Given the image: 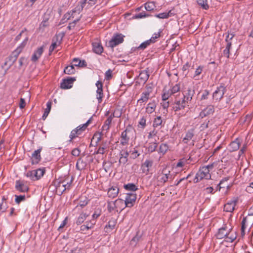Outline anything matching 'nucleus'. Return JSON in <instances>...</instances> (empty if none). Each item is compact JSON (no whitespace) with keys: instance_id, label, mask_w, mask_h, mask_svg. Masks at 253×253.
<instances>
[{"instance_id":"f257e3e1","label":"nucleus","mask_w":253,"mask_h":253,"mask_svg":"<svg viewBox=\"0 0 253 253\" xmlns=\"http://www.w3.org/2000/svg\"><path fill=\"white\" fill-rule=\"evenodd\" d=\"M86 0H84L83 1L80 2V4L77 5L72 10L65 13L62 19V21H63L65 20V21H67L71 18H74L75 17L76 18L79 16L80 13L83 10L86 3Z\"/></svg>"},{"instance_id":"f03ea898","label":"nucleus","mask_w":253,"mask_h":253,"mask_svg":"<svg viewBox=\"0 0 253 253\" xmlns=\"http://www.w3.org/2000/svg\"><path fill=\"white\" fill-rule=\"evenodd\" d=\"M90 120L91 118H90L85 124L79 126L71 131L69 136L70 142H72L74 139L79 137L80 135L83 134V132L86 129L90 123Z\"/></svg>"},{"instance_id":"7ed1b4c3","label":"nucleus","mask_w":253,"mask_h":253,"mask_svg":"<svg viewBox=\"0 0 253 253\" xmlns=\"http://www.w3.org/2000/svg\"><path fill=\"white\" fill-rule=\"evenodd\" d=\"M210 179L211 178V174L209 170L203 167L200 168L196 174L194 179V183H197L203 179Z\"/></svg>"},{"instance_id":"20e7f679","label":"nucleus","mask_w":253,"mask_h":253,"mask_svg":"<svg viewBox=\"0 0 253 253\" xmlns=\"http://www.w3.org/2000/svg\"><path fill=\"white\" fill-rule=\"evenodd\" d=\"M44 172V169H39L27 171L25 175L30 179L35 181L40 179L43 175Z\"/></svg>"},{"instance_id":"39448f33","label":"nucleus","mask_w":253,"mask_h":253,"mask_svg":"<svg viewBox=\"0 0 253 253\" xmlns=\"http://www.w3.org/2000/svg\"><path fill=\"white\" fill-rule=\"evenodd\" d=\"M172 105L173 110L176 112L184 109L186 106H189V104L182 98H175Z\"/></svg>"},{"instance_id":"423d86ee","label":"nucleus","mask_w":253,"mask_h":253,"mask_svg":"<svg viewBox=\"0 0 253 253\" xmlns=\"http://www.w3.org/2000/svg\"><path fill=\"white\" fill-rule=\"evenodd\" d=\"M226 91V87L223 85H220L216 88V89L212 94L213 99L215 101H219L223 98V95Z\"/></svg>"},{"instance_id":"0eeeda50","label":"nucleus","mask_w":253,"mask_h":253,"mask_svg":"<svg viewBox=\"0 0 253 253\" xmlns=\"http://www.w3.org/2000/svg\"><path fill=\"white\" fill-rule=\"evenodd\" d=\"M124 36L122 34L114 35L108 42V46L114 48L116 45L122 43L124 42Z\"/></svg>"},{"instance_id":"6e6552de","label":"nucleus","mask_w":253,"mask_h":253,"mask_svg":"<svg viewBox=\"0 0 253 253\" xmlns=\"http://www.w3.org/2000/svg\"><path fill=\"white\" fill-rule=\"evenodd\" d=\"M136 197V194L133 192L126 194L125 200H124L126 204L125 207L128 208L133 207L135 203Z\"/></svg>"},{"instance_id":"1a4fd4ad","label":"nucleus","mask_w":253,"mask_h":253,"mask_svg":"<svg viewBox=\"0 0 253 253\" xmlns=\"http://www.w3.org/2000/svg\"><path fill=\"white\" fill-rule=\"evenodd\" d=\"M15 189L21 193L27 192L29 187L24 180H17L15 181Z\"/></svg>"},{"instance_id":"9d476101","label":"nucleus","mask_w":253,"mask_h":253,"mask_svg":"<svg viewBox=\"0 0 253 253\" xmlns=\"http://www.w3.org/2000/svg\"><path fill=\"white\" fill-rule=\"evenodd\" d=\"M182 94L183 97L182 98L185 100L186 102L189 104L195 94V90L191 87H188L183 92Z\"/></svg>"},{"instance_id":"9b49d317","label":"nucleus","mask_w":253,"mask_h":253,"mask_svg":"<svg viewBox=\"0 0 253 253\" xmlns=\"http://www.w3.org/2000/svg\"><path fill=\"white\" fill-rule=\"evenodd\" d=\"M129 156V152L125 148L120 151L119 153V163L120 165H125L128 161V157Z\"/></svg>"},{"instance_id":"f8f14e48","label":"nucleus","mask_w":253,"mask_h":253,"mask_svg":"<svg viewBox=\"0 0 253 253\" xmlns=\"http://www.w3.org/2000/svg\"><path fill=\"white\" fill-rule=\"evenodd\" d=\"M75 80V78L73 77L64 79L60 83V87L64 89L70 88L72 87L73 83Z\"/></svg>"},{"instance_id":"ddd939ff","label":"nucleus","mask_w":253,"mask_h":253,"mask_svg":"<svg viewBox=\"0 0 253 253\" xmlns=\"http://www.w3.org/2000/svg\"><path fill=\"white\" fill-rule=\"evenodd\" d=\"M215 111L214 107L212 105H208L205 108L203 109L199 114V117L204 118L207 116L212 115Z\"/></svg>"},{"instance_id":"4468645a","label":"nucleus","mask_w":253,"mask_h":253,"mask_svg":"<svg viewBox=\"0 0 253 253\" xmlns=\"http://www.w3.org/2000/svg\"><path fill=\"white\" fill-rule=\"evenodd\" d=\"M95 84L97 87V89L96 90V98L98 103H100L102 101V98L103 96L102 89L103 84L101 81H98Z\"/></svg>"},{"instance_id":"2eb2a0df","label":"nucleus","mask_w":253,"mask_h":253,"mask_svg":"<svg viewBox=\"0 0 253 253\" xmlns=\"http://www.w3.org/2000/svg\"><path fill=\"white\" fill-rule=\"evenodd\" d=\"M238 202L237 199H234L228 201L224 207V211L226 212H231L235 209V207Z\"/></svg>"},{"instance_id":"dca6fc26","label":"nucleus","mask_w":253,"mask_h":253,"mask_svg":"<svg viewBox=\"0 0 253 253\" xmlns=\"http://www.w3.org/2000/svg\"><path fill=\"white\" fill-rule=\"evenodd\" d=\"M42 148H40L37 150H35L32 155L31 160L32 164H37L41 160V156L40 155Z\"/></svg>"},{"instance_id":"f3484780","label":"nucleus","mask_w":253,"mask_h":253,"mask_svg":"<svg viewBox=\"0 0 253 253\" xmlns=\"http://www.w3.org/2000/svg\"><path fill=\"white\" fill-rule=\"evenodd\" d=\"M117 221L114 218H111L106 225L104 231L106 233H109L115 229Z\"/></svg>"},{"instance_id":"a211bd4d","label":"nucleus","mask_w":253,"mask_h":253,"mask_svg":"<svg viewBox=\"0 0 253 253\" xmlns=\"http://www.w3.org/2000/svg\"><path fill=\"white\" fill-rule=\"evenodd\" d=\"M129 141V137L127 135V129H126L121 133L120 144L123 146H126L128 144Z\"/></svg>"},{"instance_id":"6ab92c4d","label":"nucleus","mask_w":253,"mask_h":253,"mask_svg":"<svg viewBox=\"0 0 253 253\" xmlns=\"http://www.w3.org/2000/svg\"><path fill=\"white\" fill-rule=\"evenodd\" d=\"M166 169H163L161 174L159 176L158 181L161 183H165L166 182L170 176V171L168 172H165Z\"/></svg>"},{"instance_id":"aec40b11","label":"nucleus","mask_w":253,"mask_h":253,"mask_svg":"<svg viewBox=\"0 0 253 253\" xmlns=\"http://www.w3.org/2000/svg\"><path fill=\"white\" fill-rule=\"evenodd\" d=\"M43 52V48L42 46L38 48V49L34 51L31 57V60L33 62H36L38 61V59L41 57Z\"/></svg>"},{"instance_id":"412c9836","label":"nucleus","mask_w":253,"mask_h":253,"mask_svg":"<svg viewBox=\"0 0 253 253\" xmlns=\"http://www.w3.org/2000/svg\"><path fill=\"white\" fill-rule=\"evenodd\" d=\"M194 128H191L188 130L186 132L185 137L183 139V142L185 144H187L188 142L193 137L194 135Z\"/></svg>"},{"instance_id":"4be33fe9","label":"nucleus","mask_w":253,"mask_h":253,"mask_svg":"<svg viewBox=\"0 0 253 253\" xmlns=\"http://www.w3.org/2000/svg\"><path fill=\"white\" fill-rule=\"evenodd\" d=\"M150 95V91L149 90L143 92L141 93L140 98L137 101V103L140 104L141 105L142 103L146 102L149 99Z\"/></svg>"},{"instance_id":"5701e85b","label":"nucleus","mask_w":253,"mask_h":253,"mask_svg":"<svg viewBox=\"0 0 253 253\" xmlns=\"http://www.w3.org/2000/svg\"><path fill=\"white\" fill-rule=\"evenodd\" d=\"M89 200L86 197H84L83 199H81L79 204L76 206L74 210L78 211H81L84 207H85L88 203Z\"/></svg>"},{"instance_id":"b1692460","label":"nucleus","mask_w":253,"mask_h":253,"mask_svg":"<svg viewBox=\"0 0 253 253\" xmlns=\"http://www.w3.org/2000/svg\"><path fill=\"white\" fill-rule=\"evenodd\" d=\"M119 189L117 186H112L109 188L107 194L109 197L114 198L117 196L119 193Z\"/></svg>"},{"instance_id":"393cba45","label":"nucleus","mask_w":253,"mask_h":253,"mask_svg":"<svg viewBox=\"0 0 253 253\" xmlns=\"http://www.w3.org/2000/svg\"><path fill=\"white\" fill-rule=\"evenodd\" d=\"M241 142L239 138H236L232 141L229 145V149L231 151H235L238 150L240 146Z\"/></svg>"},{"instance_id":"a878e982","label":"nucleus","mask_w":253,"mask_h":253,"mask_svg":"<svg viewBox=\"0 0 253 253\" xmlns=\"http://www.w3.org/2000/svg\"><path fill=\"white\" fill-rule=\"evenodd\" d=\"M92 49L93 51L98 54H100L103 51V47L101 44L99 42H93L92 43Z\"/></svg>"},{"instance_id":"bb28decb","label":"nucleus","mask_w":253,"mask_h":253,"mask_svg":"<svg viewBox=\"0 0 253 253\" xmlns=\"http://www.w3.org/2000/svg\"><path fill=\"white\" fill-rule=\"evenodd\" d=\"M228 235H229V233L226 231V228L223 227L218 230L216 236L217 239H222L225 237L226 238Z\"/></svg>"},{"instance_id":"cd10ccee","label":"nucleus","mask_w":253,"mask_h":253,"mask_svg":"<svg viewBox=\"0 0 253 253\" xmlns=\"http://www.w3.org/2000/svg\"><path fill=\"white\" fill-rule=\"evenodd\" d=\"M115 203L116 206L117 211H121L123 210H124L126 207V204L124 201L122 199H118L115 201Z\"/></svg>"},{"instance_id":"c85d7f7f","label":"nucleus","mask_w":253,"mask_h":253,"mask_svg":"<svg viewBox=\"0 0 253 253\" xmlns=\"http://www.w3.org/2000/svg\"><path fill=\"white\" fill-rule=\"evenodd\" d=\"M175 13L172 11V10H170L168 12H165L160 13L155 15V17L160 19H167L169 17L173 16Z\"/></svg>"},{"instance_id":"c756f323","label":"nucleus","mask_w":253,"mask_h":253,"mask_svg":"<svg viewBox=\"0 0 253 253\" xmlns=\"http://www.w3.org/2000/svg\"><path fill=\"white\" fill-rule=\"evenodd\" d=\"M156 108V102L155 100L149 102L146 107V112L148 114L154 112Z\"/></svg>"},{"instance_id":"7c9ffc66","label":"nucleus","mask_w":253,"mask_h":253,"mask_svg":"<svg viewBox=\"0 0 253 253\" xmlns=\"http://www.w3.org/2000/svg\"><path fill=\"white\" fill-rule=\"evenodd\" d=\"M20 48H17L12 53L11 55L9 57V60L11 61L12 63L15 62L19 54L21 52Z\"/></svg>"},{"instance_id":"2f4dec72","label":"nucleus","mask_w":253,"mask_h":253,"mask_svg":"<svg viewBox=\"0 0 253 253\" xmlns=\"http://www.w3.org/2000/svg\"><path fill=\"white\" fill-rule=\"evenodd\" d=\"M149 77L148 72L145 70L142 71L139 75L138 78L141 82L146 83Z\"/></svg>"},{"instance_id":"473e14b6","label":"nucleus","mask_w":253,"mask_h":253,"mask_svg":"<svg viewBox=\"0 0 253 253\" xmlns=\"http://www.w3.org/2000/svg\"><path fill=\"white\" fill-rule=\"evenodd\" d=\"M59 182L62 183V186L66 187L67 189H69L72 183L73 179H69V177L68 176L64 179L62 180V179H58Z\"/></svg>"},{"instance_id":"72a5a7b5","label":"nucleus","mask_w":253,"mask_h":253,"mask_svg":"<svg viewBox=\"0 0 253 253\" xmlns=\"http://www.w3.org/2000/svg\"><path fill=\"white\" fill-rule=\"evenodd\" d=\"M54 185L56 187V191L59 193V195L62 194V193L67 189L66 187L62 186V183L59 182V179L54 182Z\"/></svg>"},{"instance_id":"f704fd0d","label":"nucleus","mask_w":253,"mask_h":253,"mask_svg":"<svg viewBox=\"0 0 253 253\" xmlns=\"http://www.w3.org/2000/svg\"><path fill=\"white\" fill-rule=\"evenodd\" d=\"M88 216V214L86 213L82 212L80 213V215L77 217L76 223L77 225H81L84 221L86 219L87 217Z\"/></svg>"},{"instance_id":"c9c22d12","label":"nucleus","mask_w":253,"mask_h":253,"mask_svg":"<svg viewBox=\"0 0 253 253\" xmlns=\"http://www.w3.org/2000/svg\"><path fill=\"white\" fill-rule=\"evenodd\" d=\"M124 188L127 191L135 192L138 190V187L132 183H127L124 185Z\"/></svg>"},{"instance_id":"e433bc0d","label":"nucleus","mask_w":253,"mask_h":253,"mask_svg":"<svg viewBox=\"0 0 253 253\" xmlns=\"http://www.w3.org/2000/svg\"><path fill=\"white\" fill-rule=\"evenodd\" d=\"M76 166L77 169L79 170H82L85 169L86 167V163L83 159L80 158L78 160Z\"/></svg>"},{"instance_id":"4c0bfd02","label":"nucleus","mask_w":253,"mask_h":253,"mask_svg":"<svg viewBox=\"0 0 253 253\" xmlns=\"http://www.w3.org/2000/svg\"><path fill=\"white\" fill-rule=\"evenodd\" d=\"M52 103L50 101H48L46 103V108L44 110V113L42 116V118L43 120H45L47 116L48 115L51 108Z\"/></svg>"},{"instance_id":"58836bf2","label":"nucleus","mask_w":253,"mask_h":253,"mask_svg":"<svg viewBox=\"0 0 253 253\" xmlns=\"http://www.w3.org/2000/svg\"><path fill=\"white\" fill-rule=\"evenodd\" d=\"M169 147L166 143H162L160 145L159 150V153L162 155L165 154L169 150Z\"/></svg>"},{"instance_id":"ea45409f","label":"nucleus","mask_w":253,"mask_h":253,"mask_svg":"<svg viewBox=\"0 0 253 253\" xmlns=\"http://www.w3.org/2000/svg\"><path fill=\"white\" fill-rule=\"evenodd\" d=\"M145 9L148 11H151L156 8L155 3L154 1H149L144 4Z\"/></svg>"},{"instance_id":"a19ab883","label":"nucleus","mask_w":253,"mask_h":253,"mask_svg":"<svg viewBox=\"0 0 253 253\" xmlns=\"http://www.w3.org/2000/svg\"><path fill=\"white\" fill-rule=\"evenodd\" d=\"M113 119V117L110 115L107 120L105 121L104 125L102 126V129L103 130H107L110 128V125L111 124Z\"/></svg>"},{"instance_id":"79ce46f5","label":"nucleus","mask_w":253,"mask_h":253,"mask_svg":"<svg viewBox=\"0 0 253 253\" xmlns=\"http://www.w3.org/2000/svg\"><path fill=\"white\" fill-rule=\"evenodd\" d=\"M107 209L110 212L113 211H117V208L115 201L107 202Z\"/></svg>"},{"instance_id":"37998d69","label":"nucleus","mask_w":253,"mask_h":253,"mask_svg":"<svg viewBox=\"0 0 253 253\" xmlns=\"http://www.w3.org/2000/svg\"><path fill=\"white\" fill-rule=\"evenodd\" d=\"M8 208L5 198L3 197L2 199V202L0 204V213L6 211Z\"/></svg>"},{"instance_id":"c03bdc74","label":"nucleus","mask_w":253,"mask_h":253,"mask_svg":"<svg viewBox=\"0 0 253 253\" xmlns=\"http://www.w3.org/2000/svg\"><path fill=\"white\" fill-rule=\"evenodd\" d=\"M152 39H149L145 41L144 42L141 43L139 46L138 47V49L144 50L148 46H149L152 42Z\"/></svg>"},{"instance_id":"a18cd8bd","label":"nucleus","mask_w":253,"mask_h":253,"mask_svg":"<svg viewBox=\"0 0 253 253\" xmlns=\"http://www.w3.org/2000/svg\"><path fill=\"white\" fill-rule=\"evenodd\" d=\"M150 16V14L146 13L144 11L139 13H136L133 16L134 19H141Z\"/></svg>"},{"instance_id":"49530a36","label":"nucleus","mask_w":253,"mask_h":253,"mask_svg":"<svg viewBox=\"0 0 253 253\" xmlns=\"http://www.w3.org/2000/svg\"><path fill=\"white\" fill-rule=\"evenodd\" d=\"M73 65H69L67 66L64 70V72L65 74L70 75L73 74L75 73V70Z\"/></svg>"},{"instance_id":"de8ad7c7","label":"nucleus","mask_w":253,"mask_h":253,"mask_svg":"<svg viewBox=\"0 0 253 253\" xmlns=\"http://www.w3.org/2000/svg\"><path fill=\"white\" fill-rule=\"evenodd\" d=\"M157 146L158 144L156 142L149 143L147 148L148 152L150 153L154 152L156 150Z\"/></svg>"},{"instance_id":"09e8293b","label":"nucleus","mask_w":253,"mask_h":253,"mask_svg":"<svg viewBox=\"0 0 253 253\" xmlns=\"http://www.w3.org/2000/svg\"><path fill=\"white\" fill-rule=\"evenodd\" d=\"M180 84H177L169 89V91L171 95H173V94L178 92L180 90Z\"/></svg>"},{"instance_id":"8fccbe9b","label":"nucleus","mask_w":253,"mask_h":253,"mask_svg":"<svg viewBox=\"0 0 253 253\" xmlns=\"http://www.w3.org/2000/svg\"><path fill=\"white\" fill-rule=\"evenodd\" d=\"M162 122H163V121H162L161 117L158 116L154 119V120L153 121V126L154 127H157L160 126V125H161L162 124Z\"/></svg>"},{"instance_id":"3c124183","label":"nucleus","mask_w":253,"mask_h":253,"mask_svg":"<svg viewBox=\"0 0 253 253\" xmlns=\"http://www.w3.org/2000/svg\"><path fill=\"white\" fill-rule=\"evenodd\" d=\"M198 4L203 8L208 9L209 5L208 4L207 0H196Z\"/></svg>"},{"instance_id":"603ef678","label":"nucleus","mask_w":253,"mask_h":253,"mask_svg":"<svg viewBox=\"0 0 253 253\" xmlns=\"http://www.w3.org/2000/svg\"><path fill=\"white\" fill-rule=\"evenodd\" d=\"M81 18V15L77 17L72 22L69 23L67 28L69 30H71L75 27L76 23L79 22Z\"/></svg>"},{"instance_id":"864d4df0","label":"nucleus","mask_w":253,"mask_h":253,"mask_svg":"<svg viewBox=\"0 0 253 253\" xmlns=\"http://www.w3.org/2000/svg\"><path fill=\"white\" fill-rule=\"evenodd\" d=\"M15 202L17 204H20L21 202L24 201L26 199V197L24 195H15Z\"/></svg>"},{"instance_id":"5fc2aeb1","label":"nucleus","mask_w":253,"mask_h":253,"mask_svg":"<svg viewBox=\"0 0 253 253\" xmlns=\"http://www.w3.org/2000/svg\"><path fill=\"white\" fill-rule=\"evenodd\" d=\"M74 65L75 66L83 67L85 65V62L84 61H81L77 58H74L73 59Z\"/></svg>"},{"instance_id":"6e6d98bb","label":"nucleus","mask_w":253,"mask_h":253,"mask_svg":"<svg viewBox=\"0 0 253 253\" xmlns=\"http://www.w3.org/2000/svg\"><path fill=\"white\" fill-rule=\"evenodd\" d=\"M247 217H244L242 221V226H241V233L242 235L245 234V230L247 227L246 226Z\"/></svg>"},{"instance_id":"4d7b16f0","label":"nucleus","mask_w":253,"mask_h":253,"mask_svg":"<svg viewBox=\"0 0 253 253\" xmlns=\"http://www.w3.org/2000/svg\"><path fill=\"white\" fill-rule=\"evenodd\" d=\"M95 223V220L91 219L89 221H86L85 224H86V227H87L89 229H90L94 227Z\"/></svg>"},{"instance_id":"13d9d810","label":"nucleus","mask_w":253,"mask_h":253,"mask_svg":"<svg viewBox=\"0 0 253 253\" xmlns=\"http://www.w3.org/2000/svg\"><path fill=\"white\" fill-rule=\"evenodd\" d=\"M203 66H199L196 69V70L195 71V74L193 77V78H195L196 79L197 77L199 76L201 74V73L203 71Z\"/></svg>"},{"instance_id":"bf43d9fd","label":"nucleus","mask_w":253,"mask_h":253,"mask_svg":"<svg viewBox=\"0 0 253 253\" xmlns=\"http://www.w3.org/2000/svg\"><path fill=\"white\" fill-rule=\"evenodd\" d=\"M142 164L143 167H146L149 169V168L152 167L153 165V161L149 160H146Z\"/></svg>"},{"instance_id":"052dcab7","label":"nucleus","mask_w":253,"mask_h":253,"mask_svg":"<svg viewBox=\"0 0 253 253\" xmlns=\"http://www.w3.org/2000/svg\"><path fill=\"white\" fill-rule=\"evenodd\" d=\"M111 115H112L113 118L114 117L119 118L122 115V112L120 109H117L115 110L113 114H111Z\"/></svg>"},{"instance_id":"680f3d73","label":"nucleus","mask_w":253,"mask_h":253,"mask_svg":"<svg viewBox=\"0 0 253 253\" xmlns=\"http://www.w3.org/2000/svg\"><path fill=\"white\" fill-rule=\"evenodd\" d=\"M171 95H172L171 93L169 92V90H168L167 91L164 92V93L162 94V100L163 101H167Z\"/></svg>"},{"instance_id":"e2e57ef3","label":"nucleus","mask_w":253,"mask_h":253,"mask_svg":"<svg viewBox=\"0 0 253 253\" xmlns=\"http://www.w3.org/2000/svg\"><path fill=\"white\" fill-rule=\"evenodd\" d=\"M210 94L209 91L206 89L202 92V94L201 97V100H205L208 98V96Z\"/></svg>"},{"instance_id":"0e129e2a","label":"nucleus","mask_w":253,"mask_h":253,"mask_svg":"<svg viewBox=\"0 0 253 253\" xmlns=\"http://www.w3.org/2000/svg\"><path fill=\"white\" fill-rule=\"evenodd\" d=\"M140 155L138 151L135 149V148H134V150L131 152V157L133 159H135L137 158L138 157H139Z\"/></svg>"},{"instance_id":"69168bd1","label":"nucleus","mask_w":253,"mask_h":253,"mask_svg":"<svg viewBox=\"0 0 253 253\" xmlns=\"http://www.w3.org/2000/svg\"><path fill=\"white\" fill-rule=\"evenodd\" d=\"M146 118L145 117H142L140 119L138 123L139 125L141 126V127L142 128H144L146 126Z\"/></svg>"},{"instance_id":"338daca9","label":"nucleus","mask_w":253,"mask_h":253,"mask_svg":"<svg viewBox=\"0 0 253 253\" xmlns=\"http://www.w3.org/2000/svg\"><path fill=\"white\" fill-rule=\"evenodd\" d=\"M186 160L184 159H182L179 160L176 165V168H181L183 167L186 164Z\"/></svg>"},{"instance_id":"774afa93","label":"nucleus","mask_w":253,"mask_h":253,"mask_svg":"<svg viewBox=\"0 0 253 253\" xmlns=\"http://www.w3.org/2000/svg\"><path fill=\"white\" fill-rule=\"evenodd\" d=\"M101 215V211L100 210H96L95 211L94 213L92 215V220L97 218Z\"/></svg>"}]
</instances>
